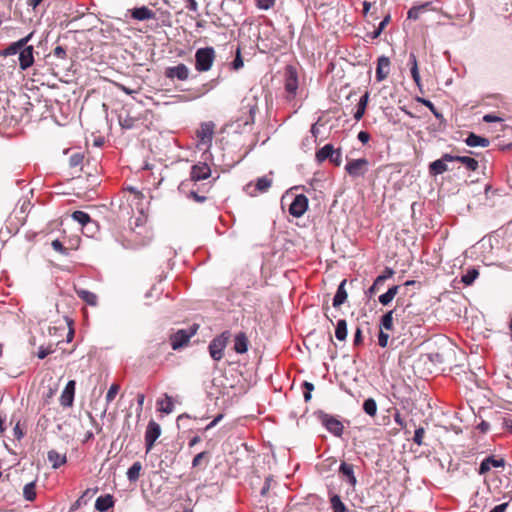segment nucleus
<instances>
[{"label": "nucleus", "instance_id": "38", "mask_svg": "<svg viewBox=\"0 0 512 512\" xmlns=\"http://www.w3.org/2000/svg\"><path fill=\"white\" fill-rule=\"evenodd\" d=\"M364 412L370 417H374L377 413V404L373 398H368L363 403Z\"/></svg>", "mask_w": 512, "mask_h": 512}, {"label": "nucleus", "instance_id": "3", "mask_svg": "<svg viewBox=\"0 0 512 512\" xmlns=\"http://www.w3.org/2000/svg\"><path fill=\"white\" fill-rule=\"evenodd\" d=\"M215 50L213 47L199 48L195 53V68L198 72L209 71L215 60Z\"/></svg>", "mask_w": 512, "mask_h": 512}, {"label": "nucleus", "instance_id": "54", "mask_svg": "<svg viewBox=\"0 0 512 512\" xmlns=\"http://www.w3.org/2000/svg\"><path fill=\"white\" fill-rule=\"evenodd\" d=\"M275 4V0H258V8L267 10L273 7Z\"/></svg>", "mask_w": 512, "mask_h": 512}, {"label": "nucleus", "instance_id": "37", "mask_svg": "<svg viewBox=\"0 0 512 512\" xmlns=\"http://www.w3.org/2000/svg\"><path fill=\"white\" fill-rule=\"evenodd\" d=\"M208 462H209V452L203 451V452L198 453L193 458L192 467L197 468V467L202 466V464H204V466H206L208 464Z\"/></svg>", "mask_w": 512, "mask_h": 512}, {"label": "nucleus", "instance_id": "19", "mask_svg": "<svg viewBox=\"0 0 512 512\" xmlns=\"http://www.w3.org/2000/svg\"><path fill=\"white\" fill-rule=\"evenodd\" d=\"M339 474L346 479L351 487H355L357 479L354 474V466L346 462H342L339 467Z\"/></svg>", "mask_w": 512, "mask_h": 512}, {"label": "nucleus", "instance_id": "21", "mask_svg": "<svg viewBox=\"0 0 512 512\" xmlns=\"http://www.w3.org/2000/svg\"><path fill=\"white\" fill-rule=\"evenodd\" d=\"M131 16L135 20L144 21V20L154 19L155 13L148 7L142 6V7L134 8L131 11Z\"/></svg>", "mask_w": 512, "mask_h": 512}, {"label": "nucleus", "instance_id": "6", "mask_svg": "<svg viewBox=\"0 0 512 512\" xmlns=\"http://www.w3.org/2000/svg\"><path fill=\"white\" fill-rule=\"evenodd\" d=\"M284 87L287 92V98L289 100L293 99L296 96L298 89V75L296 69L291 65H288L285 68Z\"/></svg>", "mask_w": 512, "mask_h": 512}, {"label": "nucleus", "instance_id": "8", "mask_svg": "<svg viewBox=\"0 0 512 512\" xmlns=\"http://www.w3.org/2000/svg\"><path fill=\"white\" fill-rule=\"evenodd\" d=\"M368 164L365 158L353 159L347 162L345 170L351 177H362L368 171Z\"/></svg>", "mask_w": 512, "mask_h": 512}, {"label": "nucleus", "instance_id": "32", "mask_svg": "<svg viewBox=\"0 0 512 512\" xmlns=\"http://www.w3.org/2000/svg\"><path fill=\"white\" fill-rule=\"evenodd\" d=\"M399 286L395 285L388 289V291L379 296V302L386 306L392 302L396 294L398 293Z\"/></svg>", "mask_w": 512, "mask_h": 512}, {"label": "nucleus", "instance_id": "12", "mask_svg": "<svg viewBox=\"0 0 512 512\" xmlns=\"http://www.w3.org/2000/svg\"><path fill=\"white\" fill-rule=\"evenodd\" d=\"M454 156L451 154H444L440 159H437L430 163L429 165V173L433 176L443 174L449 168L447 163L453 162Z\"/></svg>", "mask_w": 512, "mask_h": 512}, {"label": "nucleus", "instance_id": "4", "mask_svg": "<svg viewBox=\"0 0 512 512\" xmlns=\"http://www.w3.org/2000/svg\"><path fill=\"white\" fill-rule=\"evenodd\" d=\"M199 329L198 324H193L187 329H180L170 335V343L173 350H178L186 346L189 340L197 333Z\"/></svg>", "mask_w": 512, "mask_h": 512}, {"label": "nucleus", "instance_id": "29", "mask_svg": "<svg viewBox=\"0 0 512 512\" xmlns=\"http://www.w3.org/2000/svg\"><path fill=\"white\" fill-rule=\"evenodd\" d=\"M335 150L332 144H326L316 152V160L318 162H324L326 159L333 158Z\"/></svg>", "mask_w": 512, "mask_h": 512}, {"label": "nucleus", "instance_id": "10", "mask_svg": "<svg viewBox=\"0 0 512 512\" xmlns=\"http://www.w3.org/2000/svg\"><path fill=\"white\" fill-rule=\"evenodd\" d=\"M161 434L160 425L154 420H150L146 432H145V446L146 452H150L154 446L155 441L159 438Z\"/></svg>", "mask_w": 512, "mask_h": 512}, {"label": "nucleus", "instance_id": "30", "mask_svg": "<svg viewBox=\"0 0 512 512\" xmlns=\"http://www.w3.org/2000/svg\"><path fill=\"white\" fill-rule=\"evenodd\" d=\"M368 100H369L368 92H366L364 95H362L360 97V100H359V102L357 104L356 112L354 113L355 120L359 121L364 116L365 111H366V107H367V104H368Z\"/></svg>", "mask_w": 512, "mask_h": 512}, {"label": "nucleus", "instance_id": "52", "mask_svg": "<svg viewBox=\"0 0 512 512\" xmlns=\"http://www.w3.org/2000/svg\"><path fill=\"white\" fill-rule=\"evenodd\" d=\"M389 334L385 333L384 330L380 329L378 336V344L380 347L385 348L388 345Z\"/></svg>", "mask_w": 512, "mask_h": 512}, {"label": "nucleus", "instance_id": "49", "mask_svg": "<svg viewBox=\"0 0 512 512\" xmlns=\"http://www.w3.org/2000/svg\"><path fill=\"white\" fill-rule=\"evenodd\" d=\"M83 158L84 157L81 153H75V154L71 155L69 158V166L71 168L81 166V164L83 162Z\"/></svg>", "mask_w": 512, "mask_h": 512}, {"label": "nucleus", "instance_id": "33", "mask_svg": "<svg viewBox=\"0 0 512 512\" xmlns=\"http://www.w3.org/2000/svg\"><path fill=\"white\" fill-rule=\"evenodd\" d=\"M142 470V464L137 461L132 464V466L127 471V478L131 482H135L140 477V472Z\"/></svg>", "mask_w": 512, "mask_h": 512}, {"label": "nucleus", "instance_id": "50", "mask_svg": "<svg viewBox=\"0 0 512 512\" xmlns=\"http://www.w3.org/2000/svg\"><path fill=\"white\" fill-rule=\"evenodd\" d=\"M425 436V429L423 427H419L414 432L413 441L418 446L423 445V438Z\"/></svg>", "mask_w": 512, "mask_h": 512}, {"label": "nucleus", "instance_id": "58", "mask_svg": "<svg viewBox=\"0 0 512 512\" xmlns=\"http://www.w3.org/2000/svg\"><path fill=\"white\" fill-rule=\"evenodd\" d=\"M357 138L363 144H366L370 140V134L367 131H360Z\"/></svg>", "mask_w": 512, "mask_h": 512}, {"label": "nucleus", "instance_id": "31", "mask_svg": "<svg viewBox=\"0 0 512 512\" xmlns=\"http://www.w3.org/2000/svg\"><path fill=\"white\" fill-rule=\"evenodd\" d=\"M454 161L462 163L470 171H476L479 166L477 160L468 156H454Z\"/></svg>", "mask_w": 512, "mask_h": 512}, {"label": "nucleus", "instance_id": "53", "mask_svg": "<svg viewBox=\"0 0 512 512\" xmlns=\"http://www.w3.org/2000/svg\"><path fill=\"white\" fill-rule=\"evenodd\" d=\"M24 431L20 427V422L18 421L13 428V435L17 440H21L24 437Z\"/></svg>", "mask_w": 512, "mask_h": 512}, {"label": "nucleus", "instance_id": "36", "mask_svg": "<svg viewBox=\"0 0 512 512\" xmlns=\"http://www.w3.org/2000/svg\"><path fill=\"white\" fill-rule=\"evenodd\" d=\"M248 348V340L244 334H239L235 338L234 350L237 353H244Z\"/></svg>", "mask_w": 512, "mask_h": 512}, {"label": "nucleus", "instance_id": "35", "mask_svg": "<svg viewBox=\"0 0 512 512\" xmlns=\"http://www.w3.org/2000/svg\"><path fill=\"white\" fill-rule=\"evenodd\" d=\"M335 337L339 341H344L347 337V323L346 320L340 319L338 320L335 328Z\"/></svg>", "mask_w": 512, "mask_h": 512}, {"label": "nucleus", "instance_id": "18", "mask_svg": "<svg viewBox=\"0 0 512 512\" xmlns=\"http://www.w3.org/2000/svg\"><path fill=\"white\" fill-rule=\"evenodd\" d=\"M33 36V33L28 34L27 36L21 38L20 40L10 44L7 48H5L3 51H1L0 55L2 56H10L15 55L18 53L21 49V47L28 44V42L31 40Z\"/></svg>", "mask_w": 512, "mask_h": 512}, {"label": "nucleus", "instance_id": "59", "mask_svg": "<svg viewBox=\"0 0 512 512\" xmlns=\"http://www.w3.org/2000/svg\"><path fill=\"white\" fill-rule=\"evenodd\" d=\"M51 245H52L53 249L57 252L63 253L65 251V247L63 246L61 241H59L58 239L53 240Z\"/></svg>", "mask_w": 512, "mask_h": 512}, {"label": "nucleus", "instance_id": "62", "mask_svg": "<svg viewBox=\"0 0 512 512\" xmlns=\"http://www.w3.org/2000/svg\"><path fill=\"white\" fill-rule=\"evenodd\" d=\"M507 507H508V503H502V504L496 505L489 512H505Z\"/></svg>", "mask_w": 512, "mask_h": 512}, {"label": "nucleus", "instance_id": "2", "mask_svg": "<svg viewBox=\"0 0 512 512\" xmlns=\"http://www.w3.org/2000/svg\"><path fill=\"white\" fill-rule=\"evenodd\" d=\"M256 109V94L250 89L249 93L241 100L240 112L241 116L238 122L244 125H252L254 123V114Z\"/></svg>", "mask_w": 512, "mask_h": 512}, {"label": "nucleus", "instance_id": "16", "mask_svg": "<svg viewBox=\"0 0 512 512\" xmlns=\"http://www.w3.org/2000/svg\"><path fill=\"white\" fill-rule=\"evenodd\" d=\"M390 72V60L386 56H380L377 60L376 80L384 81Z\"/></svg>", "mask_w": 512, "mask_h": 512}, {"label": "nucleus", "instance_id": "40", "mask_svg": "<svg viewBox=\"0 0 512 512\" xmlns=\"http://www.w3.org/2000/svg\"><path fill=\"white\" fill-rule=\"evenodd\" d=\"M23 496L27 501H34L36 498V484L30 482L23 488Z\"/></svg>", "mask_w": 512, "mask_h": 512}, {"label": "nucleus", "instance_id": "57", "mask_svg": "<svg viewBox=\"0 0 512 512\" xmlns=\"http://www.w3.org/2000/svg\"><path fill=\"white\" fill-rule=\"evenodd\" d=\"M52 352H53V350L50 349V348L40 347L38 352H37V356H38L39 359H44L46 356H48Z\"/></svg>", "mask_w": 512, "mask_h": 512}, {"label": "nucleus", "instance_id": "56", "mask_svg": "<svg viewBox=\"0 0 512 512\" xmlns=\"http://www.w3.org/2000/svg\"><path fill=\"white\" fill-rule=\"evenodd\" d=\"M185 8L190 11L196 12L198 10V3L196 0H185Z\"/></svg>", "mask_w": 512, "mask_h": 512}, {"label": "nucleus", "instance_id": "61", "mask_svg": "<svg viewBox=\"0 0 512 512\" xmlns=\"http://www.w3.org/2000/svg\"><path fill=\"white\" fill-rule=\"evenodd\" d=\"M189 197L193 198V200H195L196 202H199V203H202L206 200L205 196H200L195 191H190Z\"/></svg>", "mask_w": 512, "mask_h": 512}, {"label": "nucleus", "instance_id": "34", "mask_svg": "<svg viewBox=\"0 0 512 512\" xmlns=\"http://www.w3.org/2000/svg\"><path fill=\"white\" fill-rule=\"evenodd\" d=\"M395 310L385 313L380 320V329L390 331L393 329V314Z\"/></svg>", "mask_w": 512, "mask_h": 512}, {"label": "nucleus", "instance_id": "41", "mask_svg": "<svg viewBox=\"0 0 512 512\" xmlns=\"http://www.w3.org/2000/svg\"><path fill=\"white\" fill-rule=\"evenodd\" d=\"M72 218L82 226H85L92 221L89 214L80 210L74 211L72 213Z\"/></svg>", "mask_w": 512, "mask_h": 512}, {"label": "nucleus", "instance_id": "15", "mask_svg": "<svg viewBox=\"0 0 512 512\" xmlns=\"http://www.w3.org/2000/svg\"><path fill=\"white\" fill-rule=\"evenodd\" d=\"M75 386H76V382L74 380H70L66 384V386L60 396V404L63 407H71L73 405L74 395H75Z\"/></svg>", "mask_w": 512, "mask_h": 512}, {"label": "nucleus", "instance_id": "60", "mask_svg": "<svg viewBox=\"0 0 512 512\" xmlns=\"http://www.w3.org/2000/svg\"><path fill=\"white\" fill-rule=\"evenodd\" d=\"M362 343V330L358 327L354 334V345Z\"/></svg>", "mask_w": 512, "mask_h": 512}, {"label": "nucleus", "instance_id": "17", "mask_svg": "<svg viewBox=\"0 0 512 512\" xmlns=\"http://www.w3.org/2000/svg\"><path fill=\"white\" fill-rule=\"evenodd\" d=\"M323 424L333 435L340 437L343 434L344 426L338 419L332 416H326L323 419Z\"/></svg>", "mask_w": 512, "mask_h": 512}, {"label": "nucleus", "instance_id": "25", "mask_svg": "<svg viewBox=\"0 0 512 512\" xmlns=\"http://www.w3.org/2000/svg\"><path fill=\"white\" fill-rule=\"evenodd\" d=\"M346 282V279L341 281L334 296L333 306L336 308L342 305L347 300L348 295L345 289Z\"/></svg>", "mask_w": 512, "mask_h": 512}, {"label": "nucleus", "instance_id": "46", "mask_svg": "<svg viewBox=\"0 0 512 512\" xmlns=\"http://www.w3.org/2000/svg\"><path fill=\"white\" fill-rule=\"evenodd\" d=\"M272 185V180L268 177L258 178V192H266Z\"/></svg>", "mask_w": 512, "mask_h": 512}, {"label": "nucleus", "instance_id": "64", "mask_svg": "<svg viewBox=\"0 0 512 512\" xmlns=\"http://www.w3.org/2000/svg\"><path fill=\"white\" fill-rule=\"evenodd\" d=\"M330 161L332 163H334L335 165L339 166L340 163H341V152L338 150V151H335V154L333 155V158H329Z\"/></svg>", "mask_w": 512, "mask_h": 512}, {"label": "nucleus", "instance_id": "23", "mask_svg": "<svg viewBox=\"0 0 512 512\" xmlns=\"http://www.w3.org/2000/svg\"><path fill=\"white\" fill-rule=\"evenodd\" d=\"M114 499L110 494H106L104 496H100L96 499L95 509L99 512H105L109 508L113 507Z\"/></svg>", "mask_w": 512, "mask_h": 512}, {"label": "nucleus", "instance_id": "43", "mask_svg": "<svg viewBox=\"0 0 512 512\" xmlns=\"http://www.w3.org/2000/svg\"><path fill=\"white\" fill-rule=\"evenodd\" d=\"M479 276V272L477 269L475 268H472V269H469L461 278V281L465 284V285H471L475 280L476 278Z\"/></svg>", "mask_w": 512, "mask_h": 512}, {"label": "nucleus", "instance_id": "27", "mask_svg": "<svg viewBox=\"0 0 512 512\" xmlns=\"http://www.w3.org/2000/svg\"><path fill=\"white\" fill-rule=\"evenodd\" d=\"M158 411L163 412L165 414H170L174 410V403L171 396L168 394L164 395V399H160L157 401Z\"/></svg>", "mask_w": 512, "mask_h": 512}, {"label": "nucleus", "instance_id": "42", "mask_svg": "<svg viewBox=\"0 0 512 512\" xmlns=\"http://www.w3.org/2000/svg\"><path fill=\"white\" fill-rule=\"evenodd\" d=\"M333 512H346V507L338 495H334L330 499Z\"/></svg>", "mask_w": 512, "mask_h": 512}, {"label": "nucleus", "instance_id": "22", "mask_svg": "<svg viewBox=\"0 0 512 512\" xmlns=\"http://www.w3.org/2000/svg\"><path fill=\"white\" fill-rule=\"evenodd\" d=\"M48 461L51 463L52 468L57 469L67 462L65 453H59L56 450H50L47 453Z\"/></svg>", "mask_w": 512, "mask_h": 512}, {"label": "nucleus", "instance_id": "45", "mask_svg": "<svg viewBox=\"0 0 512 512\" xmlns=\"http://www.w3.org/2000/svg\"><path fill=\"white\" fill-rule=\"evenodd\" d=\"M119 390H120V385L118 383H113L107 391V394L105 397L106 402L107 403L112 402L115 399L116 395L118 394Z\"/></svg>", "mask_w": 512, "mask_h": 512}, {"label": "nucleus", "instance_id": "13", "mask_svg": "<svg viewBox=\"0 0 512 512\" xmlns=\"http://www.w3.org/2000/svg\"><path fill=\"white\" fill-rule=\"evenodd\" d=\"M34 63V48L32 45H25L19 51V67L21 70H27Z\"/></svg>", "mask_w": 512, "mask_h": 512}, {"label": "nucleus", "instance_id": "5", "mask_svg": "<svg viewBox=\"0 0 512 512\" xmlns=\"http://www.w3.org/2000/svg\"><path fill=\"white\" fill-rule=\"evenodd\" d=\"M230 336V333L226 331L211 341L209 345V353L213 360L219 361L223 358V351L227 346Z\"/></svg>", "mask_w": 512, "mask_h": 512}, {"label": "nucleus", "instance_id": "63", "mask_svg": "<svg viewBox=\"0 0 512 512\" xmlns=\"http://www.w3.org/2000/svg\"><path fill=\"white\" fill-rule=\"evenodd\" d=\"M483 120L487 123H490V122H496V121H501V118L498 117V116H495L493 114H486L484 117H483Z\"/></svg>", "mask_w": 512, "mask_h": 512}, {"label": "nucleus", "instance_id": "28", "mask_svg": "<svg viewBox=\"0 0 512 512\" xmlns=\"http://www.w3.org/2000/svg\"><path fill=\"white\" fill-rule=\"evenodd\" d=\"M77 296L90 306L97 305V295L85 289H76Z\"/></svg>", "mask_w": 512, "mask_h": 512}, {"label": "nucleus", "instance_id": "39", "mask_svg": "<svg viewBox=\"0 0 512 512\" xmlns=\"http://www.w3.org/2000/svg\"><path fill=\"white\" fill-rule=\"evenodd\" d=\"M429 6V3H425L418 6H413L408 11V18L412 20H417L421 13L427 10V7Z\"/></svg>", "mask_w": 512, "mask_h": 512}, {"label": "nucleus", "instance_id": "55", "mask_svg": "<svg viewBox=\"0 0 512 512\" xmlns=\"http://www.w3.org/2000/svg\"><path fill=\"white\" fill-rule=\"evenodd\" d=\"M274 482V480L272 479V477H267L266 480H265V483L263 485V487L261 488V495L262 496H266L268 494V491L271 487V484Z\"/></svg>", "mask_w": 512, "mask_h": 512}, {"label": "nucleus", "instance_id": "51", "mask_svg": "<svg viewBox=\"0 0 512 512\" xmlns=\"http://www.w3.org/2000/svg\"><path fill=\"white\" fill-rule=\"evenodd\" d=\"M52 54L59 58V59H62V60H66L67 59V52H66V49L60 45L56 46L53 51H52Z\"/></svg>", "mask_w": 512, "mask_h": 512}, {"label": "nucleus", "instance_id": "24", "mask_svg": "<svg viewBox=\"0 0 512 512\" xmlns=\"http://www.w3.org/2000/svg\"><path fill=\"white\" fill-rule=\"evenodd\" d=\"M408 65H410V72L412 79L415 84L420 88L421 87V77L418 70V63L416 59V55L414 53H410Z\"/></svg>", "mask_w": 512, "mask_h": 512}, {"label": "nucleus", "instance_id": "44", "mask_svg": "<svg viewBox=\"0 0 512 512\" xmlns=\"http://www.w3.org/2000/svg\"><path fill=\"white\" fill-rule=\"evenodd\" d=\"M416 101L425 105L427 108H429V110L434 114V116L436 118H442V114L439 113V111L436 109V107L434 106V104L430 101V100H427L425 98H421V97H417L416 98Z\"/></svg>", "mask_w": 512, "mask_h": 512}, {"label": "nucleus", "instance_id": "47", "mask_svg": "<svg viewBox=\"0 0 512 512\" xmlns=\"http://www.w3.org/2000/svg\"><path fill=\"white\" fill-rule=\"evenodd\" d=\"M243 65H244V63H243V59L241 57V51H240V48L237 47L235 59L231 62V68L233 70H239L240 68L243 67Z\"/></svg>", "mask_w": 512, "mask_h": 512}, {"label": "nucleus", "instance_id": "11", "mask_svg": "<svg viewBox=\"0 0 512 512\" xmlns=\"http://www.w3.org/2000/svg\"><path fill=\"white\" fill-rule=\"evenodd\" d=\"M189 74V68L183 63H180L177 66L167 67L164 72L166 78L171 80L176 78L181 81L187 80L189 78Z\"/></svg>", "mask_w": 512, "mask_h": 512}, {"label": "nucleus", "instance_id": "48", "mask_svg": "<svg viewBox=\"0 0 512 512\" xmlns=\"http://www.w3.org/2000/svg\"><path fill=\"white\" fill-rule=\"evenodd\" d=\"M385 280H386V276H378V277L375 279V281H374V283L372 284V286L368 289V294H369L370 296L374 295V294L377 292L378 287H379L380 285H383V283L385 282Z\"/></svg>", "mask_w": 512, "mask_h": 512}, {"label": "nucleus", "instance_id": "7", "mask_svg": "<svg viewBox=\"0 0 512 512\" xmlns=\"http://www.w3.org/2000/svg\"><path fill=\"white\" fill-rule=\"evenodd\" d=\"M215 124L213 122H203L200 127L196 131V136L198 139V147L204 146L208 149L213 140L214 136Z\"/></svg>", "mask_w": 512, "mask_h": 512}, {"label": "nucleus", "instance_id": "20", "mask_svg": "<svg viewBox=\"0 0 512 512\" xmlns=\"http://www.w3.org/2000/svg\"><path fill=\"white\" fill-rule=\"evenodd\" d=\"M503 466H504L503 459H496L492 456L486 457L480 464L479 474H486L488 471L491 470L492 467H503Z\"/></svg>", "mask_w": 512, "mask_h": 512}, {"label": "nucleus", "instance_id": "26", "mask_svg": "<svg viewBox=\"0 0 512 512\" xmlns=\"http://www.w3.org/2000/svg\"><path fill=\"white\" fill-rule=\"evenodd\" d=\"M465 143L470 147H488L490 141L487 138L478 136L474 133H470L465 139Z\"/></svg>", "mask_w": 512, "mask_h": 512}, {"label": "nucleus", "instance_id": "1", "mask_svg": "<svg viewBox=\"0 0 512 512\" xmlns=\"http://www.w3.org/2000/svg\"><path fill=\"white\" fill-rule=\"evenodd\" d=\"M140 219L136 220V227L132 229L129 236V246L131 248H142L148 246L153 239V232L150 226L139 224Z\"/></svg>", "mask_w": 512, "mask_h": 512}, {"label": "nucleus", "instance_id": "9", "mask_svg": "<svg viewBox=\"0 0 512 512\" xmlns=\"http://www.w3.org/2000/svg\"><path fill=\"white\" fill-rule=\"evenodd\" d=\"M308 209V198L304 194H297L289 204V214L295 218H299L304 215Z\"/></svg>", "mask_w": 512, "mask_h": 512}, {"label": "nucleus", "instance_id": "14", "mask_svg": "<svg viewBox=\"0 0 512 512\" xmlns=\"http://www.w3.org/2000/svg\"><path fill=\"white\" fill-rule=\"evenodd\" d=\"M211 169L206 163H198L192 166L190 177L191 181L198 182L209 178Z\"/></svg>", "mask_w": 512, "mask_h": 512}]
</instances>
